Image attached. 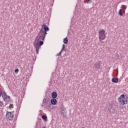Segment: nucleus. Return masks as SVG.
Listing matches in <instances>:
<instances>
[{"mask_svg":"<svg viewBox=\"0 0 128 128\" xmlns=\"http://www.w3.org/2000/svg\"><path fill=\"white\" fill-rule=\"evenodd\" d=\"M50 30V28L46 26V24H44L42 26L41 29L38 33V35L36 38L34 42V46L36 48V53L38 54V50L40 46L44 44V40L46 38V36L48 34L47 32Z\"/></svg>","mask_w":128,"mask_h":128,"instance_id":"f257e3e1","label":"nucleus"},{"mask_svg":"<svg viewBox=\"0 0 128 128\" xmlns=\"http://www.w3.org/2000/svg\"><path fill=\"white\" fill-rule=\"evenodd\" d=\"M128 96L124 94H122L120 98H118V102L121 106H124V104H128Z\"/></svg>","mask_w":128,"mask_h":128,"instance_id":"f03ea898","label":"nucleus"},{"mask_svg":"<svg viewBox=\"0 0 128 128\" xmlns=\"http://www.w3.org/2000/svg\"><path fill=\"white\" fill-rule=\"evenodd\" d=\"M100 42L104 40L106 38V30H102L98 32Z\"/></svg>","mask_w":128,"mask_h":128,"instance_id":"7ed1b4c3","label":"nucleus"},{"mask_svg":"<svg viewBox=\"0 0 128 128\" xmlns=\"http://www.w3.org/2000/svg\"><path fill=\"white\" fill-rule=\"evenodd\" d=\"M14 114L12 113L11 112H7L6 117L9 120H12L14 118Z\"/></svg>","mask_w":128,"mask_h":128,"instance_id":"20e7f679","label":"nucleus"},{"mask_svg":"<svg viewBox=\"0 0 128 128\" xmlns=\"http://www.w3.org/2000/svg\"><path fill=\"white\" fill-rule=\"evenodd\" d=\"M94 66L95 70H100L102 68V62L98 60V62L94 64Z\"/></svg>","mask_w":128,"mask_h":128,"instance_id":"39448f33","label":"nucleus"},{"mask_svg":"<svg viewBox=\"0 0 128 128\" xmlns=\"http://www.w3.org/2000/svg\"><path fill=\"white\" fill-rule=\"evenodd\" d=\"M64 52H66V46H64V44H63L62 48L61 51L59 52V54H57L58 56H62V52H64Z\"/></svg>","mask_w":128,"mask_h":128,"instance_id":"423d86ee","label":"nucleus"},{"mask_svg":"<svg viewBox=\"0 0 128 128\" xmlns=\"http://www.w3.org/2000/svg\"><path fill=\"white\" fill-rule=\"evenodd\" d=\"M50 102L51 104L53 105V106H56V104H58V100H56V99L54 98H52L51 100H50Z\"/></svg>","mask_w":128,"mask_h":128,"instance_id":"0eeeda50","label":"nucleus"},{"mask_svg":"<svg viewBox=\"0 0 128 128\" xmlns=\"http://www.w3.org/2000/svg\"><path fill=\"white\" fill-rule=\"evenodd\" d=\"M3 100L4 102H10V96L7 95L6 96L3 98Z\"/></svg>","mask_w":128,"mask_h":128,"instance_id":"6e6552de","label":"nucleus"},{"mask_svg":"<svg viewBox=\"0 0 128 128\" xmlns=\"http://www.w3.org/2000/svg\"><path fill=\"white\" fill-rule=\"evenodd\" d=\"M52 98H58V93L56 92H53L52 93Z\"/></svg>","mask_w":128,"mask_h":128,"instance_id":"1a4fd4ad","label":"nucleus"},{"mask_svg":"<svg viewBox=\"0 0 128 128\" xmlns=\"http://www.w3.org/2000/svg\"><path fill=\"white\" fill-rule=\"evenodd\" d=\"M61 114H66V109L64 108V106H62V108H61Z\"/></svg>","mask_w":128,"mask_h":128,"instance_id":"9d476101","label":"nucleus"},{"mask_svg":"<svg viewBox=\"0 0 128 128\" xmlns=\"http://www.w3.org/2000/svg\"><path fill=\"white\" fill-rule=\"evenodd\" d=\"M112 82L114 84H118V78L114 77L112 78Z\"/></svg>","mask_w":128,"mask_h":128,"instance_id":"9b49d317","label":"nucleus"},{"mask_svg":"<svg viewBox=\"0 0 128 128\" xmlns=\"http://www.w3.org/2000/svg\"><path fill=\"white\" fill-rule=\"evenodd\" d=\"M108 110L110 112H112V114H116V109L112 106L110 108H108Z\"/></svg>","mask_w":128,"mask_h":128,"instance_id":"f8f14e48","label":"nucleus"},{"mask_svg":"<svg viewBox=\"0 0 128 128\" xmlns=\"http://www.w3.org/2000/svg\"><path fill=\"white\" fill-rule=\"evenodd\" d=\"M7 96L8 94H6V92L4 91L3 92H2L1 96H2V98H4V97H6Z\"/></svg>","mask_w":128,"mask_h":128,"instance_id":"ddd939ff","label":"nucleus"},{"mask_svg":"<svg viewBox=\"0 0 128 128\" xmlns=\"http://www.w3.org/2000/svg\"><path fill=\"white\" fill-rule=\"evenodd\" d=\"M42 118L44 122H46V120H48V116H46V115H42Z\"/></svg>","mask_w":128,"mask_h":128,"instance_id":"4468645a","label":"nucleus"},{"mask_svg":"<svg viewBox=\"0 0 128 128\" xmlns=\"http://www.w3.org/2000/svg\"><path fill=\"white\" fill-rule=\"evenodd\" d=\"M63 42L64 44H68V38H64L63 40Z\"/></svg>","mask_w":128,"mask_h":128,"instance_id":"2eb2a0df","label":"nucleus"},{"mask_svg":"<svg viewBox=\"0 0 128 128\" xmlns=\"http://www.w3.org/2000/svg\"><path fill=\"white\" fill-rule=\"evenodd\" d=\"M118 14H120V16H124V13L122 12V9H120L119 10Z\"/></svg>","mask_w":128,"mask_h":128,"instance_id":"dca6fc26","label":"nucleus"},{"mask_svg":"<svg viewBox=\"0 0 128 128\" xmlns=\"http://www.w3.org/2000/svg\"><path fill=\"white\" fill-rule=\"evenodd\" d=\"M46 105L47 106H52V104H50V101H47V102H46Z\"/></svg>","mask_w":128,"mask_h":128,"instance_id":"f3484780","label":"nucleus"},{"mask_svg":"<svg viewBox=\"0 0 128 128\" xmlns=\"http://www.w3.org/2000/svg\"><path fill=\"white\" fill-rule=\"evenodd\" d=\"M122 8L123 10H124V12L126 10V8H128V6L126 5H122Z\"/></svg>","mask_w":128,"mask_h":128,"instance_id":"a211bd4d","label":"nucleus"},{"mask_svg":"<svg viewBox=\"0 0 128 128\" xmlns=\"http://www.w3.org/2000/svg\"><path fill=\"white\" fill-rule=\"evenodd\" d=\"M46 102H47L46 99V98H44V100H43V104H46Z\"/></svg>","mask_w":128,"mask_h":128,"instance_id":"6ab92c4d","label":"nucleus"},{"mask_svg":"<svg viewBox=\"0 0 128 128\" xmlns=\"http://www.w3.org/2000/svg\"><path fill=\"white\" fill-rule=\"evenodd\" d=\"M92 0H88L87 4H92Z\"/></svg>","mask_w":128,"mask_h":128,"instance_id":"aec40b11","label":"nucleus"},{"mask_svg":"<svg viewBox=\"0 0 128 128\" xmlns=\"http://www.w3.org/2000/svg\"><path fill=\"white\" fill-rule=\"evenodd\" d=\"M9 108H14V104H10V106H9Z\"/></svg>","mask_w":128,"mask_h":128,"instance_id":"412c9836","label":"nucleus"},{"mask_svg":"<svg viewBox=\"0 0 128 128\" xmlns=\"http://www.w3.org/2000/svg\"><path fill=\"white\" fill-rule=\"evenodd\" d=\"M2 106H4V103L0 101V106L2 107Z\"/></svg>","mask_w":128,"mask_h":128,"instance_id":"4be33fe9","label":"nucleus"},{"mask_svg":"<svg viewBox=\"0 0 128 128\" xmlns=\"http://www.w3.org/2000/svg\"><path fill=\"white\" fill-rule=\"evenodd\" d=\"M14 72L16 73V74H18V68H16L14 70Z\"/></svg>","mask_w":128,"mask_h":128,"instance_id":"5701e85b","label":"nucleus"},{"mask_svg":"<svg viewBox=\"0 0 128 128\" xmlns=\"http://www.w3.org/2000/svg\"><path fill=\"white\" fill-rule=\"evenodd\" d=\"M64 118H66V114H62Z\"/></svg>","mask_w":128,"mask_h":128,"instance_id":"b1692460","label":"nucleus"},{"mask_svg":"<svg viewBox=\"0 0 128 128\" xmlns=\"http://www.w3.org/2000/svg\"><path fill=\"white\" fill-rule=\"evenodd\" d=\"M64 118H66V114H62Z\"/></svg>","mask_w":128,"mask_h":128,"instance_id":"393cba45","label":"nucleus"},{"mask_svg":"<svg viewBox=\"0 0 128 128\" xmlns=\"http://www.w3.org/2000/svg\"><path fill=\"white\" fill-rule=\"evenodd\" d=\"M2 96V93L0 92V98Z\"/></svg>","mask_w":128,"mask_h":128,"instance_id":"a878e982","label":"nucleus"},{"mask_svg":"<svg viewBox=\"0 0 128 128\" xmlns=\"http://www.w3.org/2000/svg\"><path fill=\"white\" fill-rule=\"evenodd\" d=\"M42 128H46V126H42Z\"/></svg>","mask_w":128,"mask_h":128,"instance_id":"bb28decb","label":"nucleus"}]
</instances>
